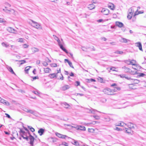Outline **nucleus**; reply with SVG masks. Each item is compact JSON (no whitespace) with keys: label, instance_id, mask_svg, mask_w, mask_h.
I'll return each instance as SVG.
<instances>
[{"label":"nucleus","instance_id":"1","mask_svg":"<svg viewBox=\"0 0 146 146\" xmlns=\"http://www.w3.org/2000/svg\"><path fill=\"white\" fill-rule=\"evenodd\" d=\"M5 9H3V10L6 13L15 16H16L18 14L17 12L13 9H7V7H5Z\"/></svg>","mask_w":146,"mask_h":146},{"label":"nucleus","instance_id":"2","mask_svg":"<svg viewBox=\"0 0 146 146\" xmlns=\"http://www.w3.org/2000/svg\"><path fill=\"white\" fill-rule=\"evenodd\" d=\"M122 69L123 70V71L125 73L129 72L130 74L134 75L135 72L134 71H132L130 69L125 66H124L122 67Z\"/></svg>","mask_w":146,"mask_h":146},{"label":"nucleus","instance_id":"3","mask_svg":"<svg viewBox=\"0 0 146 146\" xmlns=\"http://www.w3.org/2000/svg\"><path fill=\"white\" fill-rule=\"evenodd\" d=\"M60 68H59V69L57 70V73L56 74L53 73V74H50L48 76L50 78H53L55 77H56V76H58V74L59 73H60Z\"/></svg>","mask_w":146,"mask_h":146},{"label":"nucleus","instance_id":"4","mask_svg":"<svg viewBox=\"0 0 146 146\" xmlns=\"http://www.w3.org/2000/svg\"><path fill=\"white\" fill-rule=\"evenodd\" d=\"M31 21L33 23L32 25L33 27L37 29H41V26L39 23L33 20H31Z\"/></svg>","mask_w":146,"mask_h":146},{"label":"nucleus","instance_id":"5","mask_svg":"<svg viewBox=\"0 0 146 146\" xmlns=\"http://www.w3.org/2000/svg\"><path fill=\"white\" fill-rule=\"evenodd\" d=\"M125 62L128 65L131 64L132 65H136V61L134 60H126L125 61Z\"/></svg>","mask_w":146,"mask_h":146},{"label":"nucleus","instance_id":"6","mask_svg":"<svg viewBox=\"0 0 146 146\" xmlns=\"http://www.w3.org/2000/svg\"><path fill=\"white\" fill-rule=\"evenodd\" d=\"M103 92L104 93V94L108 95H112L111 90L109 88H107L104 89L103 90Z\"/></svg>","mask_w":146,"mask_h":146},{"label":"nucleus","instance_id":"7","mask_svg":"<svg viewBox=\"0 0 146 146\" xmlns=\"http://www.w3.org/2000/svg\"><path fill=\"white\" fill-rule=\"evenodd\" d=\"M23 110L26 112L32 114H34L35 111L34 110L30 109L27 108H23Z\"/></svg>","mask_w":146,"mask_h":146},{"label":"nucleus","instance_id":"8","mask_svg":"<svg viewBox=\"0 0 146 146\" xmlns=\"http://www.w3.org/2000/svg\"><path fill=\"white\" fill-rule=\"evenodd\" d=\"M28 134L29 135L28 138H29L30 140V143L31 145H33V142L34 141V138L29 133H28Z\"/></svg>","mask_w":146,"mask_h":146},{"label":"nucleus","instance_id":"9","mask_svg":"<svg viewBox=\"0 0 146 146\" xmlns=\"http://www.w3.org/2000/svg\"><path fill=\"white\" fill-rule=\"evenodd\" d=\"M55 134L59 138L63 139H65L66 138H69V137H68L66 135H63L57 132Z\"/></svg>","mask_w":146,"mask_h":146},{"label":"nucleus","instance_id":"10","mask_svg":"<svg viewBox=\"0 0 146 146\" xmlns=\"http://www.w3.org/2000/svg\"><path fill=\"white\" fill-rule=\"evenodd\" d=\"M7 30L10 33L16 34L17 33V32L15 29L11 27H8L7 28Z\"/></svg>","mask_w":146,"mask_h":146},{"label":"nucleus","instance_id":"11","mask_svg":"<svg viewBox=\"0 0 146 146\" xmlns=\"http://www.w3.org/2000/svg\"><path fill=\"white\" fill-rule=\"evenodd\" d=\"M109 10L107 9L103 8L101 11V12L104 15H108L109 13Z\"/></svg>","mask_w":146,"mask_h":146},{"label":"nucleus","instance_id":"12","mask_svg":"<svg viewBox=\"0 0 146 146\" xmlns=\"http://www.w3.org/2000/svg\"><path fill=\"white\" fill-rule=\"evenodd\" d=\"M135 44L136 46L138 47L139 49L141 51H143V49H142L141 44L140 42H136L135 43Z\"/></svg>","mask_w":146,"mask_h":146},{"label":"nucleus","instance_id":"13","mask_svg":"<svg viewBox=\"0 0 146 146\" xmlns=\"http://www.w3.org/2000/svg\"><path fill=\"white\" fill-rule=\"evenodd\" d=\"M86 109L87 110H89V111H88L89 113H91L92 114H95L96 112L98 111L97 110L91 108V109H89L88 108H86Z\"/></svg>","mask_w":146,"mask_h":146},{"label":"nucleus","instance_id":"14","mask_svg":"<svg viewBox=\"0 0 146 146\" xmlns=\"http://www.w3.org/2000/svg\"><path fill=\"white\" fill-rule=\"evenodd\" d=\"M115 24L116 26L120 28L122 27L123 25V24L122 23L119 21H116L115 22Z\"/></svg>","mask_w":146,"mask_h":146},{"label":"nucleus","instance_id":"15","mask_svg":"<svg viewBox=\"0 0 146 146\" xmlns=\"http://www.w3.org/2000/svg\"><path fill=\"white\" fill-rule=\"evenodd\" d=\"M70 88V87L68 85H66L63 86L61 88V90L64 91L69 89Z\"/></svg>","mask_w":146,"mask_h":146},{"label":"nucleus","instance_id":"16","mask_svg":"<svg viewBox=\"0 0 146 146\" xmlns=\"http://www.w3.org/2000/svg\"><path fill=\"white\" fill-rule=\"evenodd\" d=\"M44 132V129L42 128H40L38 131V133L40 136L42 135Z\"/></svg>","mask_w":146,"mask_h":146},{"label":"nucleus","instance_id":"17","mask_svg":"<svg viewBox=\"0 0 146 146\" xmlns=\"http://www.w3.org/2000/svg\"><path fill=\"white\" fill-rule=\"evenodd\" d=\"M120 41L121 42L127 43L129 42L130 40L123 38H122L120 40Z\"/></svg>","mask_w":146,"mask_h":146},{"label":"nucleus","instance_id":"18","mask_svg":"<svg viewBox=\"0 0 146 146\" xmlns=\"http://www.w3.org/2000/svg\"><path fill=\"white\" fill-rule=\"evenodd\" d=\"M120 88L119 87H115L113 89L111 90L112 91V95L113 94V93L117 91H119L120 90Z\"/></svg>","mask_w":146,"mask_h":146},{"label":"nucleus","instance_id":"19","mask_svg":"<svg viewBox=\"0 0 146 146\" xmlns=\"http://www.w3.org/2000/svg\"><path fill=\"white\" fill-rule=\"evenodd\" d=\"M64 61L65 62H67L70 67L73 68H74V67L72 65V63L70 61H69L68 59H65L64 60Z\"/></svg>","mask_w":146,"mask_h":146},{"label":"nucleus","instance_id":"20","mask_svg":"<svg viewBox=\"0 0 146 146\" xmlns=\"http://www.w3.org/2000/svg\"><path fill=\"white\" fill-rule=\"evenodd\" d=\"M126 125V124L124 123L123 122H120L119 123H118V124H116L115 125L116 126H123L125 127Z\"/></svg>","mask_w":146,"mask_h":146},{"label":"nucleus","instance_id":"21","mask_svg":"<svg viewBox=\"0 0 146 146\" xmlns=\"http://www.w3.org/2000/svg\"><path fill=\"white\" fill-rule=\"evenodd\" d=\"M108 7L111 9L113 10L115 9V6L113 4L111 3L108 5Z\"/></svg>","mask_w":146,"mask_h":146},{"label":"nucleus","instance_id":"22","mask_svg":"<svg viewBox=\"0 0 146 146\" xmlns=\"http://www.w3.org/2000/svg\"><path fill=\"white\" fill-rule=\"evenodd\" d=\"M44 71L45 73H49L51 71V70L48 68H44Z\"/></svg>","mask_w":146,"mask_h":146},{"label":"nucleus","instance_id":"23","mask_svg":"<svg viewBox=\"0 0 146 146\" xmlns=\"http://www.w3.org/2000/svg\"><path fill=\"white\" fill-rule=\"evenodd\" d=\"M88 7L89 9L92 10L95 8V6L93 4H91L88 5Z\"/></svg>","mask_w":146,"mask_h":146},{"label":"nucleus","instance_id":"24","mask_svg":"<svg viewBox=\"0 0 146 146\" xmlns=\"http://www.w3.org/2000/svg\"><path fill=\"white\" fill-rule=\"evenodd\" d=\"M60 48L64 51L66 53H68V52L67 50L62 45H61L59 46Z\"/></svg>","mask_w":146,"mask_h":146},{"label":"nucleus","instance_id":"25","mask_svg":"<svg viewBox=\"0 0 146 146\" xmlns=\"http://www.w3.org/2000/svg\"><path fill=\"white\" fill-rule=\"evenodd\" d=\"M78 129L83 131H85L86 130L85 127L84 126L81 125L78 126Z\"/></svg>","mask_w":146,"mask_h":146},{"label":"nucleus","instance_id":"26","mask_svg":"<svg viewBox=\"0 0 146 146\" xmlns=\"http://www.w3.org/2000/svg\"><path fill=\"white\" fill-rule=\"evenodd\" d=\"M9 70V71L11 72V73L12 74H14L15 75V73L13 71L12 68H11V67L9 66L7 68Z\"/></svg>","mask_w":146,"mask_h":146},{"label":"nucleus","instance_id":"27","mask_svg":"<svg viewBox=\"0 0 146 146\" xmlns=\"http://www.w3.org/2000/svg\"><path fill=\"white\" fill-rule=\"evenodd\" d=\"M62 106L66 108H68L70 106L68 104H67V103L66 102L63 103L62 104Z\"/></svg>","mask_w":146,"mask_h":146},{"label":"nucleus","instance_id":"28","mask_svg":"<svg viewBox=\"0 0 146 146\" xmlns=\"http://www.w3.org/2000/svg\"><path fill=\"white\" fill-rule=\"evenodd\" d=\"M1 44L3 46H5L6 48H7L9 46V44L7 43L3 42Z\"/></svg>","mask_w":146,"mask_h":146},{"label":"nucleus","instance_id":"29","mask_svg":"<svg viewBox=\"0 0 146 146\" xmlns=\"http://www.w3.org/2000/svg\"><path fill=\"white\" fill-rule=\"evenodd\" d=\"M31 49L32 50L33 52V53H35L36 52H38L39 50L38 49L35 47L32 48Z\"/></svg>","mask_w":146,"mask_h":146},{"label":"nucleus","instance_id":"30","mask_svg":"<svg viewBox=\"0 0 146 146\" xmlns=\"http://www.w3.org/2000/svg\"><path fill=\"white\" fill-rule=\"evenodd\" d=\"M127 126L129 128V129H131V128L133 127V125L131 123H129L127 124Z\"/></svg>","mask_w":146,"mask_h":146},{"label":"nucleus","instance_id":"31","mask_svg":"<svg viewBox=\"0 0 146 146\" xmlns=\"http://www.w3.org/2000/svg\"><path fill=\"white\" fill-rule=\"evenodd\" d=\"M31 67V66H27L25 68V70L26 73H28V71L29 70L30 68Z\"/></svg>","mask_w":146,"mask_h":146},{"label":"nucleus","instance_id":"32","mask_svg":"<svg viewBox=\"0 0 146 146\" xmlns=\"http://www.w3.org/2000/svg\"><path fill=\"white\" fill-rule=\"evenodd\" d=\"M58 77L57 79L59 80H63V77L62 74L60 73L59 77L57 76Z\"/></svg>","mask_w":146,"mask_h":146},{"label":"nucleus","instance_id":"33","mask_svg":"<svg viewBox=\"0 0 146 146\" xmlns=\"http://www.w3.org/2000/svg\"><path fill=\"white\" fill-rule=\"evenodd\" d=\"M129 13H131V14H133V13L134 12V10L132 9V8H130L128 11Z\"/></svg>","mask_w":146,"mask_h":146},{"label":"nucleus","instance_id":"34","mask_svg":"<svg viewBox=\"0 0 146 146\" xmlns=\"http://www.w3.org/2000/svg\"><path fill=\"white\" fill-rule=\"evenodd\" d=\"M129 87L130 89H136L135 86L133 84H130L129 85Z\"/></svg>","mask_w":146,"mask_h":146},{"label":"nucleus","instance_id":"35","mask_svg":"<svg viewBox=\"0 0 146 146\" xmlns=\"http://www.w3.org/2000/svg\"><path fill=\"white\" fill-rule=\"evenodd\" d=\"M133 14H131V13H128V14L127 16V17L128 19L130 20L131 19L132 17V16Z\"/></svg>","mask_w":146,"mask_h":146},{"label":"nucleus","instance_id":"36","mask_svg":"<svg viewBox=\"0 0 146 146\" xmlns=\"http://www.w3.org/2000/svg\"><path fill=\"white\" fill-rule=\"evenodd\" d=\"M126 132L129 134L131 133V130L130 129L125 128Z\"/></svg>","mask_w":146,"mask_h":146},{"label":"nucleus","instance_id":"37","mask_svg":"<svg viewBox=\"0 0 146 146\" xmlns=\"http://www.w3.org/2000/svg\"><path fill=\"white\" fill-rule=\"evenodd\" d=\"M28 127L30 129L31 131L32 132H33L35 131V130L34 128L32 127L31 126H28Z\"/></svg>","mask_w":146,"mask_h":146},{"label":"nucleus","instance_id":"38","mask_svg":"<svg viewBox=\"0 0 146 146\" xmlns=\"http://www.w3.org/2000/svg\"><path fill=\"white\" fill-rule=\"evenodd\" d=\"M132 82H133L135 84H138L139 83V81L137 79H133Z\"/></svg>","mask_w":146,"mask_h":146},{"label":"nucleus","instance_id":"39","mask_svg":"<svg viewBox=\"0 0 146 146\" xmlns=\"http://www.w3.org/2000/svg\"><path fill=\"white\" fill-rule=\"evenodd\" d=\"M18 42H24V39L22 38H20L18 40Z\"/></svg>","mask_w":146,"mask_h":146},{"label":"nucleus","instance_id":"40","mask_svg":"<svg viewBox=\"0 0 146 146\" xmlns=\"http://www.w3.org/2000/svg\"><path fill=\"white\" fill-rule=\"evenodd\" d=\"M4 104H5V105L7 106H9L10 105V103L8 102V101L5 100L4 102L3 103Z\"/></svg>","mask_w":146,"mask_h":146},{"label":"nucleus","instance_id":"41","mask_svg":"<svg viewBox=\"0 0 146 146\" xmlns=\"http://www.w3.org/2000/svg\"><path fill=\"white\" fill-rule=\"evenodd\" d=\"M115 53L117 54H122L123 52L122 51H117L115 52Z\"/></svg>","mask_w":146,"mask_h":146},{"label":"nucleus","instance_id":"42","mask_svg":"<svg viewBox=\"0 0 146 146\" xmlns=\"http://www.w3.org/2000/svg\"><path fill=\"white\" fill-rule=\"evenodd\" d=\"M98 81H99V82H100L101 83H102L103 81V79L102 78L100 77H99L98 78Z\"/></svg>","mask_w":146,"mask_h":146},{"label":"nucleus","instance_id":"43","mask_svg":"<svg viewBox=\"0 0 146 146\" xmlns=\"http://www.w3.org/2000/svg\"><path fill=\"white\" fill-rule=\"evenodd\" d=\"M25 135H22V137L24 139H26V140L28 141V137L27 136H24Z\"/></svg>","mask_w":146,"mask_h":146},{"label":"nucleus","instance_id":"44","mask_svg":"<svg viewBox=\"0 0 146 146\" xmlns=\"http://www.w3.org/2000/svg\"><path fill=\"white\" fill-rule=\"evenodd\" d=\"M114 129L118 131H121L122 130V129L117 127H116L115 128H114Z\"/></svg>","mask_w":146,"mask_h":146},{"label":"nucleus","instance_id":"45","mask_svg":"<svg viewBox=\"0 0 146 146\" xmlns=\"http://www.w3.org/2000/svg\"><path fill=\"white\" fill-rule=\"evenodd\" d=\"M115 69V68L114 67H112L110 69V70H112V71H117Z\"/></svg>","mask_w":146,"mask_h":146},{"label":"nucleus","instance_id":"46","mask_svg":"<svg viewBox=\"0 0 146 146\" xmlns=\"http://www.w3.org/2000/svg\"><path fill=\"white\" fill-rule=\"evenodd\" d=\"M125 78L126 79H127L128 80H129L131 81H132V80L133 79L131 78V77H128V76H126Z\"/></svg>","mask_w":146,"mask_h":146},{"label":"nucleus","instance_id":"47","mask_svg":"<svg viewBox=\"0 0 146 146\" xmlns=\"http://www.w3.org/2000/svg\"><path fill=\"white\" fill-rule=\"evenodd\" d=\"M53 36L54 39L57 41H59V39L57 37L56 35H53Z\"/></svg>","mask_w":146,"mask_h":146},{"label":"nucleus","instance_id":"48","mask_svg":"<svg viewBox=\"0 0 146 146\" xmlns=\"http://www.w3.org/2000/svg\"><path fill=\"white\" fill-rule=\"evenodd\" d=\"M138 14H139V13L138 12V9H137L136 11H135L134 13L133 16L135 17V16L138 15Z\"/></svg>","mask_w":146,"mask_h":146},{"label":"nucleus","instance_id":"49","mask_svg":"<svg viewBox=\"0 0 146 146\" xmlns=\"http://www.w3.org/2000/svg\"><path fill=\"white\" fill-rule=\"evenodd\" d=\"M29 46V45L26 44H24L23 45V47L24 48H27Z\"/></svg>","mask_w":146,"mask_h":146},{"label":"nucleus","instance_id":"50","mask_svg":"<svg viewBox=\"0 0 146 146\" xmlns=\"http://www.w3.org/2000/svg\"><path fill=\"white\" fill-rule=\"evenodd\" d=\"M20 133H22V134L21 135H25V131H23V130H22L21 129L20 130Z\"/></svg>","mask_w":146,"mask_h":146},{"label":"nucleus","instance_id":"51","mask_svg":"<svg viewBox=\"0 0 146 146\" xmlns=\"http://www.w3.org/2000/svg\"><path fill=\"white\" fill-rule=\"evenodd\" d=\"M51 66L52 67H56L57 66L56 64L55 63H52L51 64Z\"/></svg>","mask_w":146,"mask_h":146},{"label":"nucleus","instance_id":"52","mask_svg":"<svg viewBox=\"0 0 146 146\" xmlns=\"http://www.w3.org/2000/svg\"><path fill=\"white\" fill-rule=\"evenodd\" d=\"M5 4L9 7H11V5L7 2H5Z\"/></svg>","mask_w":146,"mask_h":146},{"label":"nucleus","instance_id":"53","mask_svg":"<svg viewBox=\"0 0 146 146\" xmlns=\"http://www.w3.org/2000/svg\"><path fill=\"white\" fill-rule=\"evenodd\" d=\"M32 92L35 94L38 95L39 94V93L37 91H33Z\"/></svg>","mask_w":146,"mask_h":146},{"label":"nucleus","instance_id":"54","mask_svg":"<svg viewBox=\"0 0 146 146\" xmlns=\"http://www.w3.org/2000/svg\"><path fill=\"white\" fill-rule=\"evenodd\" d=\"M62 145L65 146H68V143L66 142H64L62 143Z\"/></svg>","mask_w":146,"mask_h":146},{"label":"nucleus","instance_id":"55","mask_svg":"<svg viewBox=\"0 0 146 146\" xmlns=\"http://www.w3.org/2000/svg\"><path fill=\"white\" fill-rule=\"evenodd\" d=\"M42 64L44 66H46L48 65V64L47 62H44L42 63Z\"/></svg>","mask_w":146,"mask_h":146},{"label":"nucleus","instance_id":"56","mask_svg":"<svg viewBox=\"0 0 146 146\" xmlns=\"http://www.w3.org/2000/svg\"><path fill=\"white\" fill-rule=\"evenodd\" d=\"M5 22V21L3 19H0V23H4Z\"/></svg>","mask_w":146,"mask_h":146},{"label":"nucleus","instance_id":"57","mask_svg":"<svg viewBox=\"0 0 146 146\" xmlns=\"http://www.w3.org/2000/svg\"><path fill=\"white\" fill-rule=\"evenodd\" d=\"M99 123V122L98 121H94L92 123H90V124H95L96 123Z\"/></svg>","mask_w":146,"mask_h":146},{"label":"nucleus","instance_id":"58","mask_svg":"<svg viewBox=\"0 0 146 146\" xmlns=\"http://www.w3.org/2000/svg\"><path fill=\"white\" fill-rule=\"evenodd\" d=\"M94 129H88V131L89 132H93L94 131Z\"/></svg>","mask_w":146,"mask_h":146},{"label":"nucleus","instance_id":"59","mask_svg":"<svg viewBox=\"0 0 146 146\" xmlns=\"http://www.w3.org/2000/svg\"><path fill=\"white\" fill-rule=\"evenodd\" d=\"M74 144L75 145H79V144H78V142L77 141H75V140L74 141Z\"/></svg>","mask_w":146,"mask_h":146},{"label":"nucleus","instance_id":"60","mask_svg":"<svg viewBox=\"0 0 146 146\" xmlns=\"http://www.w3.org/2000/svg\"><path fill=\"white\" fill-rule=\"evenodd\" d=\"M5 100L1 98V100H0V102L3 104L4 101H5Z\"/></svg>","mask_w":146,"mask_h":146},{"label":"nucleus","instance_id":"61","mask_svg":"<svg viewBox=\"0 0 146 146\" xmlns=\"http://www.w3.org/2000/svg\"><path fill=\"white\" fill-rule=\"evenodd\" d=\"M106 100L105 98H103V99H102L101 100V102H102L103 103L106 102Z\"/></svg>","mask_w":146,"mask_h":146},{"label":"nucleus","instance_id":"62","mask_svg":"<svg viewBox=\"0 0 146 146\" xmlns=\"http://www.w3.org/2000/svg\"><path fill=\"white\" fill-rule=\"evenodd\" d=\"M18 91L19 92H21L22 93H25V92L24 91H23V90H21V89L18 90Z\"/></svg>","mask_w":146,"mask_h":146},{"label":"nucleus","instance_id":"63","mask_svg":"<svg viewBox=\"0 0 146 146\" xmlns=\"http://www.w3.org/2000/svg\"><path fill=\"white\" fill-rule=\"evenodd\" d=\"M76 86H78L80 85V83L79 82L77 81H76Z\"/></svg>","mask_w":146,"mask_h":146},{"label":"nucleus","instance_id":"64","mask_svg":"<svg viewBox=\"0 0 146 146\" xmlns=\"http://www.w3.org/2000/svg\"><path fill=\"white\" fill-rule=\"evenodd\" d=\"M136 18L135 17H133L132 18V21L133 22H135L136 20Z\"/></svg>","mask_w":146,"mask_h":146}]
</instances>
